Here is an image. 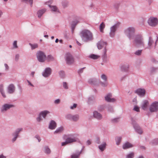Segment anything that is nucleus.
<instances>
[{
	"instance_id": "nucleus-4",
	"label": "nucleus",
	"mask_w": 158,
	"mask_h": 158,
	"mask_svg": "<svg viewBox=\"0 0 158 158\" xmlns=\"http://www.w3.org/2000/svg\"><path fill=\"white\" fill-rule=\"evenodd\" d=\"M158 22V19L156 18L151 17L148 20V24L152 27L156 26Z\"/></svg>"
},
{
	"instance_id": "nucleus-53",
	"label": "nucleus",
	"mask_w": 158,
	"mask_h": 158,
	"mask_svg": "<svg viewBox=\"0 0 158 158\" xmlns=\"http://www.w3.org/2000/svg\"><path fill=\"white\" fill-rule=\"evenodd\" d=\"M106 49H105L104 54L103 56V57L104 58H106Z\"/></svg>"
},
{
	"instance_id": "nucleus-52",
	"label": "nucleus",
	"mask_w": 158,
	"mask_h": 158,
	"mask_svg": "<svg viewBox=\"0 0 158 158\" xmlns=\"http://www.w3.org/2000/svg\"><path fill=\"white\" fill-rule=\"evenodd\" d=\"M28 2L30 4L31 6H32L33 4V0H29Z\"/></svg>"
},
{
	"instance_id": "nucleus-1",
	"label": "nucleus",
	"mask_w": 158,
	"mask_h": 158,
	"mask_svg": "<svg viewBox=\"0 0 158 158\" xmlns=\"http://www.w3.org/2000/svg\"><path fill=\"white\" fill-rule=\"evenodd\" d=\"M81 35L83 40L85 41L92 40L93 39V35L92 32L88 30L85 29L81 31Z\"/></svg>"
},
{
	"instance_id": "nucleus-61",
	"label": "nucleus",
	"mask_w": 158,
	"mask_h": 158,
	"mask_svg": "<svg viewBox=\"0 0 158 158\" xmlns=\"http://www.w3.org/2000/svg\"><path fill=\"white\" fill-rule=\"evenodd\" d=\"M59 40L58 39H56L55 40L56 43H57L58 42Z\"/></svg>"
},
{
	"instance_id": "nucleus-12",
	"label": "nucleus",
	"mask_w": 158,
	"mask_h": 158,
	"mask_svg": "<svg viewBox=\"0 0 158 158\" xmlns=\"http://www.w3.org/2000/svg\"><path fill=\"white\" fill-rule=\"evenodd\" d=\"M133 126L136 131L139 134H141L143 133V131L139 125L136 123H133Z\"/></svg>"
},
{
	"instance_id": "nucleus-60",
	"label": "nucleus",
	"mask_w": 158,
	"mask_h": 158,
	"mask_svg": "<svg viewBox=\"0 0 158 158\" xmlns=\"http://www.w3.org/2000/svg\"><path fill=\"white\" fill-rule=\"evenodd\" d=\"M76 42L78 45L80 46L81 45V44L80 43H79L77 41Z\"/></svg>"
},
{
	"instance_id": "nucleus-40",
	"label": "nucleus",
	"mask_w": 158,
	"mask_h": 158,
	"mask_svg": "<svg viewBox=\"0 0 158 158\" xmlns=\"http://www.w3.org/2000/svg\"><path fill=\"white\" fill-rule=\"evenodd\" d=\"M73 115L71 114H68L66 116V118L67 119L72 120L73 118Z\"/></svg>"
},
{
	"instance_id": "nucleus-46",
	"label": "nucleus",
	"mask_w": 158,
	"mask_h": 158,
	"mask_svg": "<svg viewBox=\"0 0 158 158\" xmlns=\"http://www.w3.org/2000/svg\"><path fill=\"white\" fill-rule=\"evenodd\" d=\"M63 86L64 88L65 89H67L68 88V87L67 86V83L66 82H64L63 83Z\"/></svg>"
},
{
	"instance_id": "nucleus-55",
	"label": "nucleus",
	"mask_w": 158,
	"mask_h": 158,
	"mask_svg": "<svg viewBox=\"0 0 158 158\" xmlns=\"http://www.w3.org/2000/svg\"><path fill=\"white\" fill-rule=\"evenodd\" d=\"M5 66L6 67V69L7 70L9 69V67L8 66V65L6 64H5Z\"/></svg>"
},
{
	"instance_id": "nucleus-5",
	"label": "nucleus",
	"mask_w": 158,
	"mask_h": 158,
	"mask_svg": "<svg viewBox=\"0 0 158 158\" xmlns=\"http://www.w3.org/2000/svg\"><path fill=\"white\" fill-rule=\"evenodd\" d=\"M135 31L133 27H129L125 30V32L127 36L131 39L134 35Z\"/></svg>"
},
{
	"instance_id": "nucleus-31",
	"label": "nucleus",
	"mask_w": 158,
	"mask_h": 158,
	"mask_svg": "<svg viewBox=\"0 0 158 158\" xmlns=\"http://www.w3.org/2000/svg\"><path fill=\"white\" fill-rule=\"evenodd\" d=\"M153 42V41L152 40L151 38H150L149 40V42H148V46L147 48H150V47H151V46Z\"/></svg>"
},
{
	"instance_id": "nucleus-62",
	"label": "nucleus",
	"mask_w": 158,
	"mask_h": 158,
	"mask_svg": "<svg viewBox=\"0 0 158 158\" xmlns=\"http://www.w3.org/2000/svg\"><path fill=\"white\" fill-rule=\"evenodd\" d=\"M37 138L38 139L39 142H40V141L41 140V139H39V138Z\"/></svg>"
},
{
	"instance_id": "nucleus-7",
	"label": "nucleus",
	"mask_w": 158,
	"mask_h": 158,
	"mask_svg": "<svg viewBox=\"0 0 158 158\" xmlns=\"http://www.w3.org/2000/svg\"><path fill=\"white\" fill-rule=\"evenodd\" d=\"M65 59L67 64H71L74 62V59L72 55L69 53H67L65 56Z\"/></svg>"
},
{
	"instance_id": "nucleus-37",
	"label": "nucleus",
	"mask_w": 158,
	"mask_h": 158,
	"mask_svg": "<svg viewBox=\"0 0 158 158\" xmlns=\"http://www.w3.org/2000/svg\"><path fill=\"white\" fill-rule=\"evenodd\" d=\"M29 45L31 46L32 49H33L35 48H37L38 46V45L37 44H29Z\"/></svg>"
},
{
	"instance_id": "nucleus-42",
	"label": "nucleus",
	"mask_w": 158,
	"mask_h": 158,
	"mask_svg": "<svg viewBox=\"0 0 158 158\" xmlns=\"http://www.w3.org/2000/svg\"><path fill=\"white\" fill-rule=\"evenodd\" d=\"M89 82L91 84H95V80L94 79H90L89 80Z\"/></svg>"
},
{
	"instance_id": "nucleus-24",
	"label": "nucleus",
	"mask_w": 158,
	"mask_h": 158,
	"mask_svg": "<svg viewBox=\"0 0 158 158\" xmlns=\"http://www.w3.org/2000/svg\"><path fill=\"white\" fill-rule=\"evenodd\" d=\"M63 130V127H60L57 129L54 132V134L60 133Z\"/></svg>"
},
{
	"instance_id": "nucleus-17",
	"label": "nucleus",
	"mask_w": 158,
	"mask_h": 158,
	"mask_svg": "<svg viewBox=\"0 0 158 158\" xmlns=\"http://www.w3.org/2000/svg\"><path fill=\"white\" fill-rule=\"evenodd\" d=\"M51 73V69L49 68H47L45 69V72L43 73V76L45 77H47L49 76Z\"/></svg>"
},
{
	"instance_id": "nucleus-35",
	"label": "nucleus",
	"mask_w": 158,
	"mask_h": 158,
	"mask_svg": "<svg viewBox=\"0 0 158 158\" xmlns=\"http://www.w3.org/2000/svg\"><path fill=\"white\" fill-rule=\"evenodd\" d=\"M44 152L47 154H49L51 152V150L48 147H46L45 148Z\"/></svg>"
},
{
	"instance_id": "nucleus-38",
	"label": "nucleus",
	"mask_w": 158,
	"mask_h": 158,
	"mask_svg": "<svg viewBox=\"0 0 158 158\" xmlns=\"http://www.w3.org/2000/svg\"><path fill=\"white\" fill-rule=\"evenodd\" d=\"M79 21L77 20L73 21L72 22V27H75L78 23H79Z\"/></svg>"
},
{
	"instance_id": "nucleus-54",
	"label": "nucleus",
	"mask_w": 158,
	"mask_h": 158,
	"mask_svg": "<svg viewBox=\"0 0 158 158\" xmlns=\"http://www.w3.org/2000/svg\"><path fill=\"white\" fill-rule=\"evenodd\" d=\"M27 82L28 83V85H30L31 86L33 87V85L28 80H27Z\"/></svg>"
},
{
	"instance_id": "nucleus-15",
	"label": "nucleus",
	"mask_w": 158,
	"mask_h": 158,
	"mask_svg": "<svg viewBox=\"0 0 158 158\" xmlns=\"http://www.w3.org/2000/svg\"><path fill=\"white\" fill-rule=\"evenodd\" d=\"M148 105L149 102L147 100H145L143 102L141 107L143 110H146L147 109Z\"/></svg>"
},
{
	"instance_id": "nucleus-49",
	"label": "nucleus",
	"mask_w": 158,
	"mask_h": 158,
	"mask_svg": "<svg viewBox=\"0 0 158 158\" xmlns=\"http://www.w3.org/2000/svg\"><path fill=\"white\" fill-rule=\"evenodd\" d=\"M68 144V142H67L66 140V141L65 142L62 143L61 145L62 146H65Z\"/></svg>"
},
{
	"instance_id": "nucleus-3",
	"label": "nucleus",
	"mask_w": 158,
	"mask_h": 158,
	"mask_svg": "<svg viewBox=\"0 0 158 158\" xmlns=\"http://www.w3.org/2000/svg\"><path fill=\"white\" fill-rule=\"evenodd\" d=\"M36 56L38 60L40 62H44L46 59V56L43 52L39 51L36 53Z\"/></svg>"
},
{
	"instance_id": "nucleus-36",
	"label": "nucleus",
	"mask_w": 158,
	"mask_h": 158,
	"mask_svg": "<svg viewBox=\"0 0 158 158\" xmlns=\"http://www.w3.org/2000/svg\"><path fill=\"white\" fill-rule=\"evenodd\" d=\"M122 138L120 137H117L116 138V144L117 145H118L120 143L121 140Z\"/></svg>"
},
{
	"instance_id": "nucleus-21",
	"label": "nucleus",
	"mask_w": 158,
	"mask_h": 158,
	"mask_svg": "<svg viewBox=\"0 0 158 158\" xmlns=\"http://www.w3.org/2000/svg\"><path fill=\"white\" fill-rule=\"evenodd\" d=\"M46 11V9H44L40 10L38 11L37 14L39 18H40L43 14H44Z\"/></svg>"
},
{
	"instance_id": "nucleus-58",
	"label": "nucleus",
	"mask_w": 158,
	"mask_h": 158,
	"mask_svg": "<svg viewBox=\"0 0 158 158\" xmlns=\"http://www.w3.org/2000/svg\"><path fill=\"white\" fill-rule=\"evenodd\" d=\"M1 158H6V157L2 154L1 155Z\"/></svg>"
},
{
	"instance_id": "nucleus-32",
	"label": "nucleus",
	"mask_w": 158,
	"mask_h": 158,
	"mask_svg": "<svg viewBox=\"0 0 158 158\" xmlns=\"http://www.w3.org/2000/svg\"><path fill=\"white\" fill-rule=\"evenodd\" d=\"M79 117L78 115H73L72 120L76 121H77L79 119Z\"/></svg>"
},
{
	"instance_id": "nucleus-29",
	"label": "nucleus",
	"mask_w": 158,
	"mask_h": 158,
	"mask_svg": "<svg viewBox=\"0 0 158 158\" xmlns=\"http://www.w3.org/2000/svg\"><path fill=\"white\" fill-rule=\"evenodd\" d=\"M90 57L94 59H97L100 57L99 56L94 54H91L90 56Z\"/></svg>"
},
{
	"instance_id": "nucleus-2",
	"label": "nucleus",
	"mask_w": 158,
	"mask_h": 158,
	"mask_svg": "<svg viewBox=\"0 0 158 158\" xmlns=\"http://www.w3.org/2000/svg\"><path fill=\"white\" fill-rule=\"evenodd\" d=\"M133 44L135 47H137L143 46V39L141 35H138L136 36L133 42Z\"/></svg>"
},
{
	"instance_id": "nucleus-28",
	"label": "nucleus",
	"mask_w": 158,
	"mask_h": 158,
	"mask_svg": "<svg viewBox=\"0 0 158 158\" xmlns=\"http://www.w3.org/2000/svg\"><path fill=\"white\" fill-rule=\"evenodd\" d=\"M80 152H78L76 154H73L71 156V158H78Z\"/></svg>"
},
{
	"instance_id": "nucleus-23",
	"label": "nucleus",
	"mask_w": 158,
	"mask_h": 158,
	"mask_svg": "<svg viewBox=\"0 0 158 158\" xmlns=\"http://www.w3.org/2000/svg\"><path fill=\"white\" fill-rule=\"evenodd\" d=\"M66 140L68 144L76 141V140L75 138H72L70 137L67 138Z\"/></svg>"
},
{
	"instance_id": "nucleus-16",
	"label": "nucleus",
	"mask_w": 158,
	"mask_h": 158,
	"mask_svg": "<svg viewBox=\"0 0 158 158\" xmlns=\"http://www.w3.org/2000/svg\"><path fill=\"white\" fill-rule=\"evenodd\" d=\"M56 127V122L53 120L51 121L49 126V128L53 130L55 129Z\"/></svg>"
},
{
	"instance_id": "nucleus-41",
	"label": "nucleus",
	"mask_w": 158,
	"mask_h": 158,
	"mask_svg": "<svg viewBox=\"0 0 158 158\" xmlns=\"http://www.w3.org/2000/svg\"><path fill=\"white\" fill-rule=\"evenodd\" d=\"M13 46L14 48H18V46L17 45V41H15L13 44Z\"/></svg>"
},
{
	"instance_id": "nucleus-10",
	"label": "nucleus",
	"mask_w": 158,
	"mask_h": 158,
	"mask_svg": "<svg viewBox=\"0 0 158 158\" xmlns=\"http://www.w3.org/2000/svg\"><path fill=\"white\" fill-rule=\"evenodd\" d=\"M14 107V106L13 105L5 104L2 106V111H6L10 108Z\"/></svg>"
},
{
	"instance_id": "nucleus-22",
	"label": "nucleus",
	"mask_w": 158,
	"mask_h": 158,
	"mask_svg": "<svg viewBox=\"0 0 158 158\" xmlns=\"http://www.w3.org/2000/svg\"><path fill=\"white\" fill-rule=\"evenodd\" d=\"M106 45V43L103 41H101L99 42L97 44V47L98 49H100L102 47Z\"/></svg>"
},
{
	"instance_id": "nucleus-9",
	"label": "nucleus",
	"mask_w": 158,
	"mask_h": 158,
	"mask_svg": "<svg viewBox=\"0 0 158 158\" xmlns=\"http://www.w3.org/2000/svg\"><path fill=\"white\" fill-rule=\"evenodd\" d=\"M117 27V24H115L111 27L110 31V35L111 37H113L114 36L115 32Z\"/></svg>"
},
{
	"instance_id": "nucleus-33",
	"label": "nucleus",
	"mask_w": 158,
	"mask_h": 158,
	"mask_svg": "<svg viewBox=\"0 0 158 158\" xmlns=\"http://www.w3.org/2000/svg\"><path fill=\"white\" fill-rule=\"evenodd\" d=\"M134 156V152H132L127 155L126 156V158H133Z\"/></svg>"
},
{
	"instance_id": "nucleus-26",
	"label": "nucleus",
	"mask_w": 158,
	"mask_h": 158,
	"mask_svg": "<svg viewBox=\"0 0 158 158\" xmlns=\"http://www.w3.org/2000/svg\"><path fill=\"white\" fill-rule=\"evenodd\" d=\"M106 143H104L99 146V149L101 151H103L105 148Z\"/></svg>"
},
{
	"instance_id": "nucleus-43",
	"label": "nucleus",
	"mask_w": 158,
	"mask_h": 158,
	"mask_svg": "<svg viewBox=\"0 0 158 158\" xmlns=\"http://www.w3.org/2000/svg\"><path fill=\"white\" fill-rule=\"evenodd\" d=\"M142 51V50H138L135 52V54L137 55H141Z\"/></svg>"
},
{
	"instance_id": "nucleus-59",
	"label": "nucleus",
	"mask_w": 158,
	"mask_h": 158,
	"mask_svg": "<svg viewBox=\"0 0 158 158\" xmlns=\"http://www.w3.org/2000/svg\"><path fill=\"white\" fill-rule=\"evenodd\" d=\"M35 73L34 72H31V75L32 76V77H34V74H35Z\"/></svg>"
},
{
	"instance_id": "nucleus-45",
	"label": "nucleus",
	"mask_w": 158,
	"mask_h": 158,
	"mask_svg": "<svg viewBox=\"0 0 158 158\" xmlns=\"http://www.w3.org/2000/svg\"><path fill=\"white\" fill-rule=\"evenodd\" d=\"M134 110H135L137 112H139V108L137 106H135L134 107Z\"/></svg>"
},
{
	"instance_id": "nucleus-39",
	"label": "nucleus",
	"mask_w": 158,
	"mask_h": 158,
	"mask_svg": "<svg viewBox=\"0 0 158 158\" xmlns=\"http://www.w3.org/2000/svg\"><path fill=\"white\" fill-rule=\"evenodd\" d=\"M1 94H2V96L3 97V98H5L6 97V95L5 94V93L4 92V91L3 90V89L2 88H1Z\"/></svg>"
},
{
	"instance_id": "nucleus-27",
	"label": "nucleus",
	"mask_w": 158,
	"mask_h": 158,
	"mask_svg": "<svg viewBox=\"0 0 158 158\" xmlns=\"http://www.w3.org/2000/svg\"><path fill=\"white\" fill-rule=\"evenodd\" d=\"M105 24L103 22L102 23L100 26V30L101 32H103V29L105 27Z\"/></svg>"
},
{
	"instance_id": "nucleus-48",
	"label": "nucleus",
	"mask_w": 158,
	"mask_h": 158,
	"mask_svg": "<svg viewBox=\"0 0 158 158\" xmlns=\"http://www.w3.org/2000/svg\"><path fill=\"white\" fill-rule=\"evenodd\" d=\"M77 105L76 104H74L73 106L70 107V108L72 109H73L74 108H76Z\"/></svg>"
},
{
	"instance_id": "nucleus-47",
	"label": "nucleus",
	"mask_w": 158,
	"mask_h": 158,
	"mask_svg": "<svg viewBox=\"0 0 158 158\" xmlns=\"http://www.w3.org/2000/svg\"><path fill=\"white\" fill-rule=\"evenodd\" d=\"M19 54H16L15 56V60L18 61L19 58Z\"/></svg>"
},
{
	"instance_id": "nucleus-64",
	"label": "nucleus",
	"mask_w": 158,
	"mask_h": 158,
	"mask_svg": "<svg viewBox=\"0 0 158 158\" xmlns=\"http://www.w3.org/2000/svg\"><path fill=\"white\" fill-rule=\"evenodd\" d=\"M54 36H52V37H51V38H52V39H54Z\"/></svg>"
},
{
	"instance_id": "nucleus-63",
	"label": "nucleus",
	"mask_w": 158,
	"mask_h": 158,
	"mask_svg": "<svg viewBox=\"0 0 158 158\" xmlns=\"http://www.w3.org/2000/svg\"><path fill=\"white\" fill-rule=\"evenodd\" d=\"M44 36L45 37H48V35H45Z\"/></svg>"
},
{
	"instance_id": "nucleus-19",
	"label": "nucleus",
	"mask_w": 158,
	"mask_h": 158,
	"mask_svg": "<svg viewBox=\"0 0 158 158\" xmlns=\"http://www.w3.org/2000/svg\"><path fill=\"white\" fill-rule=\"evenodd\" d=\"M94 116L95 118L98 119H100L102 118V115L96 111H94Z\"/></svg>"
},
{
	"instance_id": "nucleus-56",
	"label": "nucleus",
	"mask_w": 158,
	"mask_h": 158,
	"mask_svg": "<svg viewBox=\"0 0 158 158\" xmlns=\"http://www.w3.org/2000/svg\"><path fill=\"white\" fill-rule=\"evenodd\" d=\"M87 143L88 145H89L91 144V142L90 140H88L87 141Z\"/></svg>"
},
{
	"instance_id": "nucleus-34",
	"label": "nucleus",
	"mask_w": 158,
	"mask_h": 158,
	"mask_svg": "<svg viewBox=\"0 0 158 158\" xmlns=\"http://www.w3.org/2000/svg\"><path fill=\"white\" fill-rule=\"evenodd\" d=\"M128 68V65H124L121 67V69L123 71H127V70Z\"/></svg>"
},
{
	"instance_id": "nucleus-25",
	"label": "nucleus",
	"mask_w": 158,
	"mask_h": 158,
	"mask_svg": "<svg viewBox=\"0 0 158 158\" xmlns=\"http://www.w3.org/2000/svg\"><path fill=\"white\" fill-rule=\"evenodd\" d=\"M49 6L51 9V10L55 12H58V10L56 6L50 5H49Z\"/></svg>"
},
{
	"instance_id": "nucleus-50",
	"label": "nucleus",
	"mask_w": 158,
	"mask_h": 158,
	"mask_svg": "<svg viewBox=\"0 0 158 158\" xmlns=\"http://www.w3.org/2000/svg\"><path fill=\"white\" fill-rule=\"evenodd\" d=\"M60 102V100L59 99L56 100L54 101V103L56 104H58Z\"/></svg>"
},
{
	"instance_id": "nucleus-8",
	"label": "nucleus",
	"mask_w": 158,
	"mask_h": 158,
	"mask_svg": "<svg viewBox=\"0 0 158 158\" xmlns=\"http://www.w3.org/2000/svg\"><path fill=\"white\" fill-rule=\"evenodd\" d=\"M49 113V112L47 110H45L41 112L40 114L39 117L37 118L38 122H40L42 120V116L44 118L46 117V114Z\"/></svg>"
},
{
	"instance_id": "nucleus-14",
	"label": "nucleus",
	"mask_w": 158,
	"mask_h": 158,
	"mask_svg": "<svg viewBox=\"0 0 158 158\" xmlns=\"http://www.w3.org/2000/svg\"><path fill=\"white\" fill-rule=\"evenodd\" d=\"M15 89V87L14 85L11 84L8 87V91L10 94L13 93Z\"/></svg>"
},
{
	"instance_id": "nucleus-13",
	"label": "nucleus",
	"mask_w": 158,
	"mask_h": 158,
	"mask_svg": "<svg viewBox=\"0 0 158 158\" xmlns=\"http://www.w3.org/2000/svg\"><path fill=\"white\" fill-rule=\"evenodd\" d=\"M145 90L143 89H139L135 91V93L141 96H143L145 94Z\"/></svg>"
},
{
	"instance_id": "nucleus-11",
	"label": "nucleus",
	"mask_w": 158,
	"mask_h": 158,
	"mask_svg": "<svg viewBox=\"0 0 158 158\" xmlns=\"http://www.w3.org/2000/svg\"><path fill=\"white\" fill-rule=\"evenodd\" d=\"M111 97L112 95L110 94H109L105 97V100L108 102H114L115 101V100L114 98H112Z\"/></svg>"
},
{
	"instance_id": "nucleus-6",
	"label": "nucleus",
	"mask_w": 158,
	"mask_h": 158,
	"mask_svg": "<svg viewBox=\"0 0 158 158\" xmlns=\"http://www.w3.org/2000/svg\"><path fill=\"white\" fill-rule=\"evenodd\" d=\"M149 110L151 112H156L158 111V102H153L150 106Z\"/></svg>"
},
{
	"instance_id": "nucleus-30",
	"label": "nucleus",
	"mask_w": 158,
	"mask_h": 158,
	"mask_svg": "<svg viewBox=\"0 0 158 158\" xmlns=\"http://www.w3.org/2000/svg\"><path fill=\"white\" fill-rule=\"evenodd\" d=\"M46 59H47L48 61H49L53 60H54V58L52 55H49L48 56Z\"/></svg>"
},
{
	"instance_id": "nucleus-44",
	"label": "nucleus",
	"mask_w": 158,
	"mask_h": 158,
	"mask_svg": "<svg viewBox=\"0 0 158 158\" xmlns=\"http://www.w3.org/2000/svg\"><path fill=\"white\" fill-rule=\"evenodd\" d=\"M101 78L103 79L105 81H106L107 80L106 76L104 74H102L101 76Z\"/></svg>"
},
{
	"instance_id": "nucleus-18",
	"label": "nucleus",
	"mask_w": 158,
	"mask_h": 158,
	"mask_svg": "<svg viewBox=\"0 0 158 158\" xmlns=\"http://www.w3.org/2000/svg\"><path fill=\"white\" fill-rule=\"evenodd\" d=\"M22 130V128H19L17 129L16 131L13 134L14 136V138L12 140L13 142L15 141L18 136L19 133Z\"/></svg>"
},
{
	"instance_id": "nucleus-20",
	"label": "nucleus",
	"mask_w": 158,
	"mask_h": 158,
	"mask_svg": "<svg viewBox=\"0 0 158 158\" xmlns=\"http://www.w3.org/2000/svg\"><path fill=\"white\" fill-rule=\"evenodd\" d=\"M133 146V145L132 144L129 143V142H127L123 145V149H125L131 148Z\"/></svg>"
},
{
	"instance_id": "nucleus-51",
	"label": "nucleus",
	"mask_w": 158,
	"mask_h": 158,
	"mask_svg": "<svg viewBox=\"0 0 158 158\" xmlns=\"http://www.w3.org/2000/svg\"><path fill=\"white\" fill-rule=\"evenodd\" d=\"M60 76H61L62 77H63L64 76V72L63 71H61L60 73Z\"/></svg>"
},
{
	"instance_id": "nucleus-57",
	"label": "nucleus",
	"mask_w": 158,
	"mask_h": 158,
	"mask_svg": "<svg viewBox=\"0 0 158 158\" xmlns=\"http://www.w3.org/2000/svg\"><path fill=\"white\" fill-rule=\"evenodd\" d=\"M118 120V118H116L114 119H113V122H117V120Z\"/></svg>"
}]
</instances>
